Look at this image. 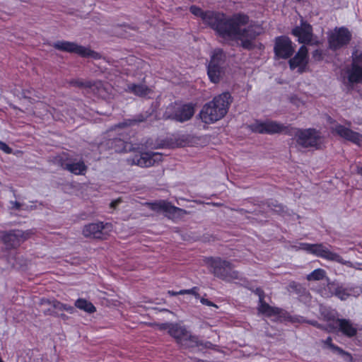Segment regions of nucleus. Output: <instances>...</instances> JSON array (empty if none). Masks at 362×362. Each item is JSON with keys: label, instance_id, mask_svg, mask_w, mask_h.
<instances>
[{"label": "nucleus", "instance_id": "53", "mask_svg": "<svg viewBox=\"0 0 362 362\" xmlns=\"http://www.w3.org/2000/svg\"><path fill=\"white\" fill-rule=\"evenodd\" d=\"M62 318L65 319L66 315L64 314H59V315Z\"/></svg>", "mask_w": 362, "mask_h": 362}, {"label": "nucleus", "instance_id": "19", "mask_svg": "<svg viewBox=\"0 0 362 362\" xmlns=\"http://www.w3.org/2000/svg\"><path fill=\"white\" fill-rule=\"evenodd\" d=\"M105 226L103 223H93L84 226L83 229V234L87 238H93L103 239L104 238L103 230Z\"/></svg>", "mask_w": 362, "mask_h": 362}, {"label": "nucleus", "instance_id": "10", "mask_svg": "<svg viewBox=\"0 0 362 362\" xmlns=\"http://www.w3.org/2000/svg\"><path fill=\"white\" fill-rule=\"evenodd\" d=\"M348 81L350 83L362 82V51L354 49L351 53V63L348 71Z\"/></svg>", "mask_w": 362, "mask_h": 362}, {"label": "nucleus", "instance_id": "35", "mask_svg": "<svg viewBox=\"0 0 362 362\" xmlns=\"http://www.w3.org/2000/svg\"><path fill=\"white\" fill-rule=\"evenodd\" d=\"M268 206L271 208L272 210L277 212L282 213L284 211V207L277 203L271 202L268 204Z\"/></svg>", "mask_w": 362, "mask_h": 362}, {"label": "nucleus", "instance_id": "14", "mask_svg": "<svg viewBox=\"0 0 362 362\" xmlns=\"http://www.w3.org/2000/svg\"><path fill=\"white\" fill-rule=\"evenodd\" d=\"M40 305L42 312L46 315L59 316L61 311L66 310L71 313L74 310L73 307L63 304L57 300L42 299Z\"/></svg>", "mask_w": 362, "mask_h": 362}, {"label": "nucleus", "instance_id": "8", "mask_svg": "<svg viewBox=\"0 0 362 362\" xmlns=\"http://www.w3.org/2000/svg\"><path fill=\"white\" fill-rule=\"evenodd\" d=\"M32 233L30 230H10L1 231L0 238L7 250L18 247L25 240L28 239Z\"/></svg>", "mask_w": 362, "mask_h": 362}, {"label": "nucleus", "instance_id": "7", "mask_svg": "<svg viewBox=\"0 0 362 362\" xmlns=\"http://www.w3.org/2000/svg\"><path fill=\"white\" fill-rule=\"evenodd\" d=\"M52 47L57 50L69 53H75L82 57H91L93 59H100V53L96 52L88 47H86L78 44L69 41H57L53 43Z\"/></svg>", "mask_w": 362, "mask_h": 362}, {"label": "nucleus", "instance_id": "2", "mask_svg": "<svg viewBox=\"0 0 362 362\" xmlns=\"http://www.w3.org/2000/svg\"><path fill=\"white\" fill-rule=\"evenodd\" d=\"M232 103V98L228 92L223 93L214 100L204 105L200 117L205 123H212L223 118L228 112Z\"/></svg>", "mask_w": 362, "mask_h": 362}, {"label": "nucleus", "instance_id": "44", "mask_svg": "<svg viewBox=\"0 0 362 362\" xmlns=\"http://www.w3.org/2000/svg\"><path fill=\"white\" fill-rule=\"evenodd\" d=\"M122 202L121 198H118L110 203V207L115 209L117 206Z\"/></svg>", "mask_w": 362, "mask_h": 362}, {"label": "nucleus", "instance_id": "34", "mask_svg": "<svg viewBox=\"0 0 362 362\" xmlns=\"http://www.w3.org/2000/svg\"><path fill=\"white\" fill-rule=\"evenodd\" d=\"M332 337H328L325 340L322 341V343L324 344L325 348H327L332 351H337L339 348L332 344Z\"/></svg>", "mask_w": 362, "mask_h": 362}, {"label": "nucleus", "instance_id": "47", "mask_svg": "<svg viewBox=\"0 0 362 362\" xmlns=\"http://www.w3.org/2000/svg\"><path fill=\"white\" fill-rule=\"evenodd\" d=\"M168 294L172 296H177V295H180V293H178V292H175V291H168Z\"/></svg>", "mask_w": 362, "mask_h": 362}, {"label": "nucleus", "instance_id": "26", "mask_svg": "<svg viewBox=\"0 0 362 362\" xmlns=\"http://www.w3.org/2000/svg\"><path fill=\"white\" fill-rule=\"evenodd\" d=\"M329 46L331 49L337 50L339 46V29L336 28L328 36Z\"/></svg>", "mask_w": 362, "mask_h": 362}, {"label": "nucleus", "instance_id": "13", "mask_svg": "<svg viewBox=\"0 0 362 362\" xmlns=\"http://www.w3.org/2000/svg\"><path fill=\"white\" fill-rule=\"evenodd\" d=\"M274 51L276 57L288 59L293 55L295 49L288 37L280 36L275 39Z\"/></svg>", "mask_w": 362, "mask_h": 362}, {"label": "nucleus", "instance_id": "45", "mask_svg": "<svg viewBox=\"0 0 362 362\" xmlns=\"http://www.w3.org/2000/svg\"><path fill=\"white\" fill-rule=\"evenodd\" d=\"M190 289H187V290H181L180 291H178V293H180V295H183V294H190Z\"/></svg>", "mask_w": 362, "mask_h": 362}, {"label": "nucleus", "instance_id": "39", "mask_svg": "<svg viewBox=\"0 0 362 362\" xmlns=\"http://www.w3.org/2000/svg\"><path fill=\"white\" fill-rule=\"evenodd\" d=\"M173 323H162L158 324L157 326L160 330L168 329V334L170 333V329Z\"/></svg>", "mask_w": 362, "mask_h": 362}, {"label": "nucleus", "instance_id": "56", "mask_svg": "<svg viewBox=\"0 0 362 362\" xmlns=\"http://www.w3.org/2000/svg\"><path fill=\"white\" fill-rule=\"evenodd\" d=\"M0 362H3V361L0 358Z\"/></svg>", "mask_w": 362, "mask_h": 362}, {"label": "nucleus", "instance_id": "23", "mask_svg": "<svg viewBox=\"0 0 362 362\" xmlns=\"http://www.w3.org/2000/svg\"><path fill=\"white\" fill-rule=\"evenodd\" d=\"M258 310L259 313L268 317L276 316L280 315L281 313V309L270 306L264 300L261 303H259Z\"/></svg>", "mask_w": 362, "mask_h": 362}, {"label": "nucleus", "instance_id": "6", "mask_svg": "<svg viewBox=\"0 0 362 362\" xmlns=\"http://www.w3.org/2000/svg\"><path fill=\"white\" fill-rule=\"evenodd\" d=\"M194 114V107L192 104H171L168 105L163 115L165 119H172L184 122L190 119Z\"/></svg>", "mask_w": 362, "mask_h": 362}, {"label": "nucleus", "instance_id": "33", "mask_svg": "<svg viewBox=\"0 0 362 362\" xmlns=\"http://www.w3.org/2000/svg\"><path fill=\"white\" fill-rule=\"evenodd\" d=\"M328 332H337L339 329V319L334 320L326 325Z\"/></svg>", "mask_w": 362, "mask_h": 362}, {"label": "nucleus", "instance_id": "51", "mask_svg": "<svg viewBox=\"0 0 362 362\" xmlns=\"http://www.w3.org/2000/svg\"><path fill=\"white\" fill-rule=\"evenodd\" d=\"M343 296H344V293H343L342 290L341 289V297H340L341 300H344V299Z\"/></svg>", "mask_w": 362, "mask_h": 362}, {"label": "nucleus", "instance_id": "36", "mask_svg": "<svg viewBox=\"0 0 362 362\" xmlns=\"http://www.w3.org/2000/svg\"><path fill=\"white\" fill-rule=\"evenodd\" d=\"M341 357L347 362H356L352 356L341 349Z\"/></svg>", "mask_w": 362, "mask_h": 362}, {"label": "nucleus", "instance_id": "15", "mask_svg": "<svg viewBox=\"0 0 362 362\" xmlns=\"http://www.w3.org/2000/svg\"><path fill=\"white\" fill-rule=\"evenodd\" d=\"M308 52L307 47L304 45L301 46L295 56L288 62L291 69H298L299 74L306 71L308 64Z\"/></svg>", "mask_w": 362, "mask_h": 362}, {"label": "nucleus", "instance_id": "42", "mask_svg": "<svg viewBox=\"0 0 362 362\" xmlns=\"http://www.w3.org/2000/svg\"><path fill=\"white\" fill-rule=\"evenodd\" d=\"M255 293L259 296V303L264 301V291L260 288H257Z\"/></svg>", "mask_w": 362, "mask_h": 362}, {"label": "nucleus", "instance_id": "1", "mask_svg": "<svg viewBox=\"0 0 362 362\" xmlns=\"http://www.w3.org/2000/svg\"><path fill=\"white\" fill-rule=\"evenodd\" d=\"M189 11L214 30L220 37L224 40L240 41L242 47L247 50L255 48V40L264 33L261 24L250 21L245 14L238 13L228 18L223 13L204 11L197 6H192Z\"/></svg>", "mask_w": 362, "mask_h": 362}, {"label": "nucleus", "instance_id": "16", "mask_svg": "<svg viewBox=\"0 0 362 362\" xmlns=\"http://www.w3.org/2000/svg\"><path fill=\"white\" fill-rule=\"evenodd\" d=\"M301 249L308 251L317 257L325 258L328 260L337 261L338 255L332 252L328 248L322 244H301Z\"/></svg>", "mask_w": 362, "mask_h": 362}, {"label": "nucleus", "instance_id": "17", "mask_svg": "<svg viewBox=\"0 0 362 362\" xmlns=\"http://www.w3.org/2000/svg\"><path fill=\"white\" fill-rule=\"evenodd\" d=\"M292 34L298 37V42L303 44H317V40H313L312 26L306 22H302L292 30Z\"/></svg>", "mask_w": 362, "mask_h": 362}, {"label": "nucleus", "instance_id": "40", "mask_svg": "<svg viewBox=\"0 0 362 362\" xmlns=\"http://www.w3.org/2000/svg\"><path fill=\"white\" fill-rule=\"evenodd\" d=\"M69 83L74 86L85 87L86 82H83L79 80H72L69 82Z\"/></svg>", "mask_w": 362, "mask_h": 362}, {"label": "nucleus", "instance_id": "32", "mask_svg": "<svg viewBox=\"0 0 362 362\" xmlns=\"http://www.w3.org/2000/svg\"><path fill=\"white\" fill-rule=\"evenodd\" d=\"M149 116H150V115L148 114L147 112H146L144 114H140V115L136 116L135 118H134L133 119H129V123L127 124L126 122V124L127 125H133L136 123L143 122L146 121Z\"/></svg>", "mask_w": 362, "mask_h": 362}, {"label": "nucleus", "instance_id": "27", "mask_svg": "<svg viewBox=\"0 0 362 362\" xmlns=\"http://www.w3.org/2000/svg\"><path fill=\"white\" fill-rule=\"evenodd\" d=\"M85 87L90 88L93 92L98 93L100 95H101L102 93L105 90V88L104 87L103 83L100 81H97L94 82L86 81Z\"/></svg>", "mask_w": 362, "mask_h": 362}, {"label": "nucleus", "instance_id": "9", "mask_svg": "<svg viewBox=\"0 0 362 362\" xmlns=\"http://www.w3.org/2000/svg\"><path fill=\"white\" fill-rule=\"evenodd\" d=\"M144 205L148 206L154 211L165 212V216L172 220L182 218L188 214L186 210L173 206L169 202L165 200L146 202Z\"/></svg>", "mask_w": 362, "mask_h": 362}, {"label": "nucleus", "instance_id": "50", "mask_svg": "<svg viewBox=\"0 0 362 362\" xmlns=\"http://www.w3.org/2000/svg\"><path fill=\"white\" fill-rule=\"evenodd\" d=\"M179 145L180 146H185V141L182 139V142L179 143Z\"/></svg>", "mask_w": 362, "mask_h": 362}, {"label": "nucleus", "instance_id": "43", "mask_svg": "<svg viewBox=\"0 0 362 362\" xmlns=\"http://www.w3.org/2000/svg\"><path fill=\"white\" fill-rule=\"evenodd\" d=\"M10 204H11V209L19 210L21 207V204L18 202H10Z\"/></svg>", "mask_w": 362, "mask_h": 362}, {"label": "nucleus", "instance_id": "37", "mask_svg": "<svg viewBox=\"0 0 362 362\" xmlns=\"http://www.w3.org/2000/svg\"><path fill=\"white\" fill-rule=\"evenodd\" d=\"M0 150L3 151L7 154L12 153L13 150L6 143L0 141Z\"/></svg>", "mask_w": 362, "mask_h": 362}, {"label": "nucleus", "instance_id": "49", "mask_svg": "<svg viewBox=\"0 0 362 362\" xmlns=\"http://www.w3.org/2000/svg\"><path fill=\"white\" fill-rule=\"evenodd\" d=\"M334 133L337 134H339V127H336L334 130Z\"/></svg>", "mask_w": 362, "mask_h": 362}, {"label": "nucleus", "instance_id": "52", "mask_svg": "<svg viewBox=\"0 0 362 362\" xmlns=\"http://www.w3.org/2000/svg\"><path fill=\"white\" fill-rule=\"evenodd\" d=\"M196 298H201L200 295L198 293H196V295H194Z\"/></svg>", "mask_w": 362, "mask_h": 362}, {"label": "nucleus", "instance_id": "20", "mask_svg": "<svg viewBox=\"0 0 362 362\" xmlns=\"http://www.w3.org/2000/svg\"><path fill=\"white\" fill-rule=\"evenodd\" d=\"M341 138L352 142L358 147H362V134L341 125Z\"/></svg>", "mask_w": 362, "mask_h": 362}, {"label": "nucleus", "instance_id": "12", "mask_svg": "<svg viewBox=\"0 0 362 362\" xmlns=\"http://www.w3.org/2000/svg\"><path fill=\"white\" fill-rule=\"evenodd\" d=\"M55 161L63 169L75 175H84L87 170V166L83 161L71 163L69 156L65 153L55 157Z\"/></svg>", "mask_w": 362, "mask_h": 362}, {"label": "nucleus", "instance_id": "41", "mask_svg": "<svg viewBox=\"0 0 362 362\" xmlns=\"http://www.w3.org/2000/svg\"><path fill=\"white\" fill-rule=\"evenodd\" d=\"M200 301L204 305H208V306H214L215 308H218V306L216 304H214L213 302L209 300L206 298H200Z\"/></svg>", "mask_w": 362, "mask_h": 362}, {"label": "nucleus", "instance_id": "22", "mask_svg": "<svg viewBox=\"0 0 362 362\" xmlns=\"http://www.w3.org/2000/svg\"><path fill=\"white\" fill-rule=\"evenodd\" d=\"M341 333L348 337H353L357 334V328L348 320L341 319L340 321Z\"/></svg>", "mask_w": 362, "mask_h": 362}, {"label": "nucleus", "instance_id": "48", "mask_svg": "<svg viewBox=\"0 0 362 362\" xmlns=\"http://www.w3.org/2000/svg\"><path fill=\"white\" fill-rule=\"evenodd\" d=\"M356 172H357V174L362 176V167H357Z\"/></svg>", "mask_w": 362, "mask_h": 362}, {"label": "nucleus", "instance_id": "4", "mask_svg": "<svg viewBox=\"0 0 362 362\" xmlns=\"http://www.w3.org/2000/svg\"><path fill=\"white\" fill-rule=\"evenodd\" d=\"M206 264L210 267V271L216 277L226 281L239 279L238 272L234 270L232 264L220 257L209 258Z\"/></svg>", "mask_w": 362, "mask_h": 362}, {"label": "nucleus", "instance_id": "54", "mask_svg": "<svg viewBox=\"0 0 362 362\" xmlns=\"http://www.w3.org/2000/svg\"><path fill=\"white\" fill-rule=\"evenodd\" d=\"M312 324L314 325V326H318L317 323V322H312Z\"/></svg>", "mask_w": 362, "mask_h": 362}, {"label": "nucleus", "instance_id": "55", "mask_svg": "<svg viewBox=\"0 0 362 362\" xmlns=\"http://www.w3.org/2000/svg\"><path fill=\"white\" fill-rule=\"evenodd\" d=\"M329 120L330 121V122H332V119H331V117H329Z\"/></svg>", "mask_w": 362, "mask_h": 362}, {"label": "nucleus", "instance_id": "3", "mask_svg": "<svg viewBox=\"0 0 362 362\" xmlns=\"http://www.w3.org/2000/svg\"><path fill=\"white\" fill-rule=\"evenodd\" d=\"M169 334L184 348L203 346L206 349H214L216 347V345L209 341L204 342L199 340L197 336L192 335L185 327L177 323L172 325Z\"/></svg>", "mask_w": 362, "mask_h": 362}, {"label": "nucleus", "instance_id": "21", "mask_svg": "<svg viewBox=\"0 0 362 362\" xmlns=\"http://www.w3.org/2000/svg\"><path fill=\"white\" fill-rule=\"evenodd\" d=\"M126 90L139 97H145L152 93V90L147 86L136 83L128 84Z\"/></svg>", "mask_w": 362, "mask_h": 362}, {"label": "nucleus", "instance_id": "24", "mask_svg": "<svg viewBox=\"0 0 362 362\" xmlns=\"http://www.w3.org/2000/svg\"><path fill=\"white\" fill-rule=\"evenodd\" d=\"M223 74V68L220 66L209 64L208 66V75L214 83H218Z\"/></svg>", "mask_w": 362, "mask_h": 362}, {"label": "nucleus", "instance_id": "25", "mask_svg": "<svg viewBox=\"0 0 362 362\" xmlns=\"http://www.w3.org/2000/svg\"><path fill=\"white\" fill-rule=\"evenodd\" d=\"M226 59V55L222 49H216L213 52L209 64L222 66Z\"/></svg>", "mask_w": 362, "mask_h": 362}, {"label": "nucleus", "instance_id": "18", "mask_svg": "<svg viewBox=\"0 0 362 362\" xmlns=\"http://www.w3.org/2000/svg\"><path fill=\"white\" fill-rule=\"evenodd\" d=\"M290 126H284L282 124L274 121H267L257 125L256 131L260 134H278L285 133L288 134V132H291Z\"/></svg>", "mask_w": 362, "mask_h": 362}, {"label": "nucleus", "instance_id": "46", "mask_svg": "<svg viewBox=\"0 0 362 362\" xmlns=\"http://www.w3.org/2000/svg\"><path fill=\"white\" fill-rule=\"evenodd\" d=\"M197 287H194V288H191L190 289V291H191L190 294H192L193 296L196 295V293H197Z\"/></svg>", "mask_w": 362, "mask_h": 362}, {"label": "nucleus", "instance_id": "30", "mask_svg": "<svg viewBox=\"0 0 362 362\" xmlns=\"http://www.w3.org/2000/svg\"><path fill=\"white\" fill-rule=\"evenodd\" d=\"M325 276V272L322 269H317L307 276L308 281H319Z\"/></svg>", "mask_w": 362, "mask_h": 362}, {"label": "nucleus", "instance_id": "29", "mask_svg": "<svg viewBox=\"0 0 362 362\" xmlns=\"http://www.w3.org/2000/svg\"><path fill=\"white\" fill-rule=\"evenodd\" d=\"M351 33L348 28L341 27V47L347 45L351 40Z\"/></svg>", "mask_w": 362, "mask_h": 362}, {"label": "nucleus", "instance_id": "11", "mask_svg": "<svg viewBox=\"0 0 362 362\" xmlns=\"http://www.w3.org/2000/svg\"><path fill=\"white\" fill-rule=\"evenodd\" d=\"M163 160V155L158 152H143L139 156H135L132 159H128L129 164L137 165L142 168H147L160 162Z\"/></svg>", "mask_w": 362, "mask_h": 362}, {"label": "nucleus", "instance_id": "31", "mask_svg": "<svg viewBox=\"0 0 362 362\" xmlns=\"http://www.w3.org/2000/svg\"><path fill=\"white\" fill-rule=\"evenodd\" d=\"M113 142L115 144L116 146H122V151L124 152L134 151L136 150V148L133 147V145L132 144L126 143L119 139H115L113 140Z\"/></svg>", "mask_w": 362, "mask_h": 362}, {"label": "nucleus", "instance_id": "38", "mask_svg": "<svg viewBox=\"0 0 362 362\" xmlns=\"http://www.w3.org/2000/svg\"><path fill=\"white\" fill-rule=\"evenodd\" d=\"M312 57L315 61H320L322 59V51L320 49L315 50L312 54Z\"/></svg>", "mask_w": 362, "mask_h": 362}, {"label": "nucleus", "instance_id": "5", "mask_svg": "<svg viewBox=\"0 0 362 362\" xmlns=\"http://www.w3.org/2000/svg\"><path fill=\"white\" fill-rule=\"evenodd\" d=\"M291 130V132H288V135L294 136L296 138L297 144L303 148L315 147L318 148L322 144V136L315 129H300L292 127Z\"/></svg>", "mask_w": 362, "mask_h": 362}, {"label": "nucleus", "instance_id": "28", "mask_svg": "<svg viewBox=\"0 0 362 362\" xmlns=\"http://www.w3.org/2000/svg\"><path fill=\"white\" fill-rule=\"evenodd\" d=\"M76 306L81 310H83L89 313H93L95 311V308L94 305L88 302L86 300L84 299H78L76 301L75 303Z\"/></svg>", "mask_w": 362, "mask_h": 362}]
</instances>
